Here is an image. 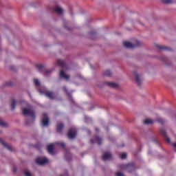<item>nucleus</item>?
Here are the masks:
<instances>
[{"label": "nucleus", "instance_id": "f257e3e1", "mask_svg": "<svg viewBox=\"0 0 176 176\" xmlns=\"http://www.w3.org/2000/svg\"><path fill=\"white\" fill-rule=\"evenodd\" d=\"M22 113L25 116H30L33 120V122H35V111L34 109H22Z\"/></svg>", "mask_w": 176, "mask_h": 176}, {"label": "nucleus", "instance_id": "f03ea898", "mask_svg": "<svg viewBox=\"0 0 176 176\" xmlns=\"http://www.w3.org/2000/svg\"><path fill=\"white\" fill-rule=\"evenodd\" d=\"M141 45L142 44L138 41H136L135 43L133 44L127 41L123 42V45L124 46V47H126V49H134L135 47L141 46Z\"/></svg>", "mask_w": 176, "mask_h": 176}, {"label": "nucleus", "instance_id": "7ed1b4c3", "mask_svg": "<svg viewBox=\"0 0 176 176\" xmlns=\"http://www.w3.org/2000/svg\"><path fill=\"white\" fill-rule=\"evenodd\" d=\"M120 168L121 170H128L129 173H131L133 170H135V166L133 164H121L120 165Z\"/></svg>", "mask_w": 176, "mask_h": 176}, {"label": "nucleus", "instance_id": "20e7f679", "mask_svg": "<svg viewBox=\"0 0 176 176\" xmlns=\"http://www.w3.org/2000/svg\"><path fill=\"white\" fill-rule=\"evenodd\" d=\"M67 137L69 140H74L76 137V129L74 128L69 129Z\"/></svg>", "mask_w": 176, "mask_h": 176}, {"label": "nucleus", "instance_id": "39448f33", "mask_svg": "<svg viewBox=\"0 0 176 176\" xmlns=\"http://www.w3.org/2000/svg\"><path fill=\"white\" fill-rule=\"evenodd\" d=\"M49 160H47V158L44 157V158H37L36 160V163H37V164H39V166H45V164H46V163H48Z\"/></svg>", "mask_w": 176, "mask_h": 176}, {"label": "nucleus", "instance_id": "423d86ee", "mask_svg": "<svg viewBox=\"0 0 176 176\" xmlns=\"http://www.w3.org/2000/svg\"><path fill=\"white\" fill-rule=\"evenodd\" d=\"M160 134L162 135V137H164L165 141H166V142L168 144H170L171 143V140L168 138V136H167V133H166V130H164V129H161L160 130Z\"/></svg>", "mask_w": 176, "mask_h": 176}, {"label": "nucleus", "instance_id": "0eeeda50", "mask_svg": "<svg viewBox=\"0 0 176 176\" xmlns=\"http://www.w3.org/2000/svg\"><path fill=\"white\" fill-rule=\"evenodd\" d=\"M41 123L43 126H49V117L45 113H43V118L41 120Z\"/></svg>", "mask_w": 176, "mask_h": 176}, {"label": "nucleus", "instance_id": "6e6552de", "mask_svg": "<svg viewBox=\"0 0 176 176\" xmlns=\"http://www.w3.org/2000/svg\"><path fill=\"white\" fill-rule=\"evenodd\" d=\"M91 144H98V145H101L102 144V139L98 136H96L94 139L90 140Z\"/></svg>", "mask_w": 176, "mask_h": 176}, {"label": "nucleus", "instance_id": "1a4fd4ad", "mask_svg": "<svg viewBox=\"0 0 176 176\" xmlns=\"http://www.w3.org/2000/svg\"><path fill=\"white\" fill-rule=\"evenodd\" d=\"M133 75L135 76V82H137L138 85L141 86V83L142 82V80H141V78H140V75H138L137 72H134Z\"/></svg>", "mask_w": 176, "mask_h": 176}, {"label": "nucleus", "instance_id": "9d476101", "mask_svg": "<svg viewBox=\"0 0 176 176\" xmlns=\"http://www.w3.org/2000/svg\"><path fill=\"white\" fill-rule=\"evenodd\" d=\"M45 94L46 97L50 98V100L54 99V93L51 91H45L43 92Z\"/></svg>", "mask_w": 176, "mask_h": 176}, {"label": "nucleus", "instance_id": "9b49d317", "mask_svg": "<svg viewBox=\"0 0 176 176\" xmlns=\"http://www.w3.org/2000/svg\"><path fill=\"white\" fill-rule=\"evenodd\" d=\"M102 160H109V159H112V155L111 153H104L102 156Z\"/></svg>", "mask_w": 176, "mask_h": 176}, {"label": "nucleus", "instance_id": "f8f14e48", "mask_svg": "<svg viewBox=\"0 0 176 176\" xmlns=\"http://www.w3.org/2000/svg\"><path fill=\"white\" fill-rule=\"evenodd\" d=\"M56 64L59 67H61V68H67V63H65V62L63 60L58 59L56 61Z\"/></svg>", "mask_w": 176, "mask_h": 176}, {"label": "nucleus", "instance_id": "ddd939ff", "mask_svg": "<svg viewBox=\"0 0 176 176\" xmlns=\"http://www.w3.org/2000/svg\"><path fill=\"white\" fill-rule=\"evenodd\" d=\"M47 151L50 155H54V144H51L47 146Z\"/></svg>", "mask_w": 176, "mask_h": 176}, {"label": "nucleus", "instance_id": "4468645a", "mask_svg": "<svg viewBox=\"0 0 176 176\" xmlns=\"http://www.w3.org/2000/svg\"><path fill=\"white\" fill-rule=\"evenodd\" d=\"M63 129H64V124H63L61 122H58L56 126L57 133H61V131H63Z\"/></svg>", "mask_w": 176, "mask_h": 176}, {"label": "nucleus", "instance_id": "2eb2a0df", "mask_svg": "<svg viewBox=\"0 0 176 176\" xmlns=\"http://www.w3.org/2000/svg\"><path fill=\"white\" fill-rule=\"evenodd\" d=\"M54 10L55 13H57V14H63V12H64L63 8H61L59 6L55 7Z\"/></svg>", "mask_w": 176, "mask_h": 176}, {"label": "nucleus", "instance_id": "dca6fc26", "mask_svg": "<svg viewBox=\"0 0 176 176\" xmlns=\"http://www.w3.org/2000/svg\"><path fill=\"white\" fill-rule=\"evenodd\" d=\"M0 144L3 145V146L6 148L8 151H12V147L8 145V144H6V142H4L3 140H2V138H0Z\"/></svg>", "mask_w": 176, "mask_h": 176}, {"label": "nucleus", "instance_id": "f3484780", "mask_svg": "<svg viewBox=\"0 0 176 176\" xmlns=\"http://www.w3.org/2000/svg\"><path fill=\"white\" fill-rule=\"evenodd\" d=\"M60 76L63 79H66L67 80V79H69V76L65 74V72H64L63 70H61L60 72Z\"/></svg>", "mask_w": 176, "mask_h": 176}, {"label": "nucleus", "instance_id": "a211bd4d", "mask_svg": "<svg viewBox=\"0 0 176 176\" xmlns=\"http://www.w3.org/2000/svg\"><path fill=\"white\" fill-rule=\"evenodd\" d=\"M156 47H157L159 50H163V51L170 50V48L167 46L156 45Z\"/></svg>", "mask_w": 176, "mask_h": 176}, {"label": "nucleus", "instance_id": "6ab92c4d", "mask_svg": "<svg viewBox=\"0 0 176 176\" xmlns=\"http://www.w3.org/2000/svg\"><path fill=\"white\" fill-rule=\"evenodd\" d=\"M16 104H17V101L16 100V99H12V100H11V109L12 111H14Z\"/></svg>", "mask_w": 176, "mask_h": 176}, {"label": "nucleus", "instance_id": "aec40b11", "mask_svg": "<svg viewBox=\"0 0 176 176\" xmlns=\"http://www.w3.org/2000/svg\"><path fill=\"white\" fill-rule=\"evenodd\" d=\"M107 86H109V87H112L113 89L118 88V84H116L115 82H107Z\"/></svg>", "mask_w": 176, "mask_h": 176}, {"label": "nucleus", "instance_id": "412c9836", "mask_svg": "<svg viewBox=\"0 0 176 176\" xmlns=\"http://www.w3.org/2000/svg\"><path fill=\"white\" fill-rule=\"evenodd\" d=\"M176 0H162V3L166 5H170L171 3H175Z\"/></svg>", "mask_w": 176, "mask_h": 176}, {"label": "nucleus", "instance_id": "4be33fe9", "mask_svg": "<svg viewBox=\"0 0 176 176\" xmlns=\"http://www.w3.org/2000/svg\"><path fill=\"white\" fill-rule=\"evenodd\" d=\"M65 159H66L67 162H69V160H71V159H72L71 153H69V151H66Z\"/></svg>", "mask_w": 176, "mask_h": 176}, {"label": "nucleus", "instance_id": "5701e85b", "mask_svg": "<svg viewBox=\"0 0 176 176\" xmlns=\"http://www.w3.org/2000/svg\"><path fill=\"white\" fill-rule=\"evenodd\" d=\"M104 76H112V72H111V71H109V70H106L104 72Z\"/></svg>", "mask_w": 176, "mask_h": 176}, {"label": "nucleus", "instance_id": "b1692460", "mask_svg": "<svg viewBox=\"0 0 176 176\" xmlns=\"http://www.w3.org/2000/svg\"><path fill=\"white\" fill-rule=\"evenodd\" d=\"M0 126H1V127H8V124L2 121V120L0 118Z\"/></svg>", "mask_w": 176, "mask_h": 176}, {"label": "nucleus", "instance_id": "393cba45", "mask_svg": "<svg viewBox=\"0 0 176 176\" xmlns=\"http://www.w3.org/2000/svg\"><path fill=\"white\" fill-rule=\"evenodd\" d=\"M144 124H152L153 123V120L147 119L144 120Z\"/></svg>", "mask_w": 176, "mask_h": 176}, {"label": "nucleus", "instance_id": "a878e982", "mask_svg": "<svg viewBox=\"0 0 176 176\" xmlns=\"http://www.w3.org/2000/svg\"><path fill=\"white\" fill-rule=\"evenodd\" d=\"M36 68L37 69H38V71H42L44 68L43 65L39 64V65H36Z\"/></svg>", "mask_w": 176, "mask_h": 176}, {"label": "nucleus", "instance_id": "bb28decb", "mask_svg": "<svg viewBox=\"0 0 176 176\" xmlns=\"http://www.w3.org/2000/svg\"><path fill=\"white\" fill-rule=\"evenodd\" d=\"M56 145H58L60 148H65V143L64 142H58L56 143Z\"/></svg>", "mask_w": 176, "mask_h": 176}, {"label": "nucleus", "instance_id": "cd10ccee", "mask_svg": "<svg viewBox=\"0 0 176 176\" xmlns=\"http://www.w3.org/2000/svg\"><path fill=\"white\" fill-rule=\"evenodd\" d=\"M34 83L35 86H39L41 85V83L39 82V80L38 79H34Z\"/></svg>", "mask_w": 176, "mask_h": 176}, {"label": "nucleus", "instance_id": "c85d7f7f", "mask_svg": "<svg viewBox=\"0 0 176 176\" xmlns=\"http://www.w3.org/2000/svg\"><path fill=\"white\" fill-rule=\"evenodd\" d=\"M126 157H127V154L125 153H122L120 155V159H126Z\"/></svg>", "mask_w": 176, "mask_h": 176}, {"label": "nucleus", "instance_id": "c756f323", "mask_svg": "<svg viewBox=\"0 0 176 176\" xmlns=\"http://www.w3.org/2000/svg\"><path fill=\"white\" fill-rule=\"evenodd\" d=\"M6 86H13V82L12 81H8L6 82Z\"/></svg>", "mask_w": 176, "mask_h": 176}, {"label": "nucleus", "instance_id": "7c9ffc66", "mask_svg": "<svg viewBox=\"0 0 176 176\" xmlns=\"http://www.w3.org/2000/svg\"><path fill=\"white\" fill-rule=\"evenodd\" d=\"M157 122L159 123H161L162 124H163L164 123V120L163 119H162V118H158L157 119Z\"/></svg>", "mask_w": 176, "mask_h": 176}, {"label": "nucleus", "instance_id": "2f4dec72", "mask_svg": "<svg viewBox=\"0 0 176 176\" xmlns=\"http://www.w3.org/2000/svg\"><path fill=\"white\" fill-rule=\"evenodd\" d=\"M63 91H65V93H68V90L67 89V87H63Z\"/></svg>", "mask_w": 176, "mask_h": 176}, {"label": "nucleus", "instance_id": "473e14b6", "mask_svg": "<svg viewBox=\"0 0 176 176\" xmlns=\"http://www.w3.org/2000/svg\"><path fill=\"white\" fill-rule=\"evenodd\" d=\"M52 70H47V71L45 72V74H46V75H49V74H52Z\"/></svg>", "mask_w": 176, "mask_h": 176}, {"label": "nucleus", "instance_id": "72a5a7b5", "mask_svg": "<svg viewBox=\"0 0 176 176\" xmlns=\"http://www.w3.org/2000/svg\"><path fill=\"white\" fill-rule=\"evenodd\" d=\"M17 172V168H16V166L13 167V173H16Z\"/></svg>", "mask_w": 176, "mask_h": 176}, {"label": "nucleus", "instance_id": "f704fd0d", "mask_svg": "<svg viewBox=\"0 0 176 176\" xmlns=\"http://www.w3.org/2000/svg\"><path fill=\"white\" fill-rule=\"evenodd\" d=\"M96 131H99V129L98 128H96Z\"/></svg>", "mask_w": 176, "mask_h": 176}, {"label": "nucleus", "instance_id": "c9c22d12", "mask_svg": "<svg viewBox=\"0 0 176 176\" xmlns=\"http://www.w3.org/2000/svg\"><path fill=\"white\" fill-rule=\"evenodd\" d=\"M40 93H41V94H42V93H43V92L42 91H41V90H40Z\"/></svg>", "mask_w": 176, "mask_h": 176}, {"label": "nucleus", "instance_id": "e433bc0d", "mask_svg": "<svg viewBox=\"0 0 176 176\" xmlns=\"http://www.w3.org/2000/svg\"><path fill=\"white\" fill-rule=\"evenodd\" d=\"M25 124H28V122H26V123H25Z\"/></svg>", "mask_w": 176, "mask_h": 176}, {"label": "nucleus", "instance_id": "4c0bfd02", "mask_svg": "<svg viewBox=\"0 0 176 176\" xmlns=\"http://www.w3.org/2000/svg\"><path fill=\"white\" fill-rule=\"evenodd\" d=\"M60 176H63V175H60Z\"/></svg>", "mask_w": 176, "mask_h": 176}]
</instances>
